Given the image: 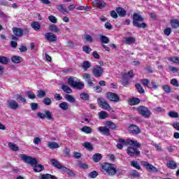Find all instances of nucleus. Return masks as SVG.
I'll use <instances>...</instances> for the list:
<instances>
[{
	"mask_svg": "<svg viewBox=\"0 0 179 179\" xmlns=\"http://www.w3.org/2000/svg\"><path fill=\"white\" fill-rule=\"evenodd\" d=\"M19 157L21 158L24 163H27V164H29V166L34 167V171H35V173H41V171H44V166L38 164V161H37L36 158H33L24 154L20 155Z\"/></svg>",
	"mask_w": 179,
	"mask_h": 179,
	"instance_id": "f257e3e1",
	"label": "nucleus"
},
{
	"mask_svg": "<svg viewBox=\"0 0 179 179\" xmlns=\"http://www.w3.org/2000/svg\"><path fill=\"white\" fill-rule=\"evenodd\" d=\"M68 83L71 87H73V89L82 90L85 87V84L80 82V80H78L73 76H71L68 79Z\"/></svg>",
	"mask_w": 179,
	"mask_h": 179,
	"instance_id": "f03ea898",
	"label": "nucleus"
},
{
	"mask_svg": "<svg viewBox=\"0 0 179 179\" xmlns=\"http://www.w3.org/2000/svg\"><path fill=\"white\" fill-rule=\"evenodd\" d=\"M102 171L103 173H107L108 176H115V173H117L114 164L108 163H105L102 165Z\"/></svg>",
	"mask_w": 179,
	"mask_h": 179,
	"instance_id": "7ed1b4c3",
	"label": "nucleus"
},
{
	"mask_svg": "<svg viewBox=\"0 0 179 179\" xmlns=\"http://www.w3.org/2000/svg\"><path fill=\"white\" fill-rule=\"evenodd\" d=\"M148 25L143 22V17L141 15V12L135 13V27L139 29H145Z\"/></svg>",
	"mask_w": 179,
	"mask_h": 179,
	"instance_id": "20e7f679",
	"label": "nucleus"
},
{
	"mask_svg": "<svg viewBox=\"0 0 179 179\" xmlns=\"http://www.w3.org/2000/svg\"><path fill=\"white\" fill-rule=\"evenodd\" d=\"M136 110L144 118H150V115H152V112H150V110H149V108L146 106H140L136 108Z\"/></svg>",
	"mask_w": 179,
	"mask_h": 179,
	"instance_id": "39448f33",
	"label": "nucleus"
},
{
	"mask_svg": "<svg viewBox=\"0 0 179 179\" xmlns=\"http://www.w3.org/2000/svg\"><path fill=\"white\" fill-rule=\"evenodd\" d=\"M134 71H129L128 73H124L122 74V79L120 81L122 86H128L129 85V79H132L134 78Z\"/></svg>",
	"mask_w": 179,
	"mask_h": 179,
	"instance_id": "423d86ee",
	"label": "nucleus"
},
{
	"mask_svg": "<svg viewBox=\"0 0 179 179\" xmlns=\"http://www.w3.org/2000/svg\"><path fill=\"white\" fill-rule=\"evenodd\" d=\"M37 117L41 118V120H44V118H46V120H49L50 121L54 120V117H52V113L50 110H47L44 111V113H38Z\"/></svg>",
	"mask_w": 179,
	"mask_h": 179,
	"instance_id": "0eeeda50",
	"label": "nucleus"
},
{
	"mask_svg": "<svg viewBox=\"0 0 179 179\" xmlns=\"http://www.w3.org/2000/svg\"><path fill=\"white\" fill-rule=\"evenodd\" d=\"M104 73V69L99 65L95 66L92 69V73L95 78H101Z\"/></svg>",
	"mask_w": 179,
	"mask_h": 179,
	"instance_id": "6e6552de",
	"label": "nucleus"
},
{
	"mask_svg": "<svg viewBox=\"0 0 179 179\" xmlns=\"http://www.w3.org/2000/svg\"><path fill=\"white\" fill-rule=\"evenodd\" d=\"M6 106L8 108H9L10 110H17V108H19L20 107L19 103L13 99L8 100L6 102Z\"/></svg>",
	"mask_w": 179,
	"mask_h": 179,
	"instance_id": "1a4fd4ad",
	"label": "nucleus"
},
{
	"mask_svg": "<svg viewBox=\"0 0 179 179\" xmlns=\"http://www.w3.org/2000/svg\"><path fill=\"white\" fill-rule=\"evenodd\" d=\"M141 164H142V166H144V167H145V169L148 171H152V173H157L159 171V170L157 169V168H156L155 166L148 163L145 161H142L141 162Z\"/></svg>",
	"mask_w": 179,
	"mask_h": 179,
	"instance_id": "9d476101",
	"label": "nucleus"
},
{
	"mask_svg": "<svg viewBox=\"0 0 179 179\" xmlns=\"http://www.w3.org/2000/svg\"><path fill=\"white\" fill-rule=\"evenodd\" d=\"M45 40L47 41H49V43H55L58 40V38H57V36L51 32H47L44 35Z\"/></svg>",
	"mask_w": 179,
	"mask_h": 179,
	"instance_id": "9b49d317",
	"label": "nucleus"
},
{
	"mask_svg": "<svg viewBox=\"0 0 179 179\" xmlns=\"http://www.w3.org/2000/svg\"><path fill=\"white\" fill-rule=\"evenodd\" d=\"M98 103L103 110H110L111 108L110 104H108L107 101H106V99L103 98L98 99Z\"/></svg>",
	"mask_w": 179,
	"mask_h": 179,
	"instance_id": "f8f14e48",
	"label": "nucleus"
},
{
	"mask_svg": "<svg viewBox=\"0 0 179 179\" xmlns=\"http://www.w3.org/2000/svg\"><path fill=\"white\" fill-rule=\"evenodd\" d=\"M107 97L110 101H115V103H118V101H120V96L115 93L108 92Z\"/></svg>",
	"mask_w": 179,
	"mask_h": 179,
	"instance_id": "ddd939ff",
	"label": "nucleus"
},
{
	"mask_svg": "<svg viewBox=\"0 0 179 179\" xmlns=\"http://www.w3.org/2000/svg\"><path fill=\"white\" fill-rule=\"evenodd\" d=\"M98 131H99L101 135H105L106 136H110V135H111L110 129H108L107 127H98Z\"/></svg>",
	"mask_w": 179,
	"mask_h": 179,
	"instance_id": "4468645a",
	"label": "nucleus"
},
{
	"mask_svg": "<svg viewBox=\"0 0 179 179\" xmlns=\"http://www.w3.org/2000/svg\"><path fill=\"white\" fill-rule=\"evenodd\" d=\"M120 143H122L123 145H130L131 146L135 145V141L131 140L129 138L125 140L124 138L119 139Z\"/></svg>",
	"mask_w": 179,
	"mask_h": 179,
	"instance_id": "2eb2a0df",
	"label": "nucleus"
},
{
	"mask_svg": "<svg viewBox=\"0 0 179 179\" xmlns=\"http://www.w3.org/2000/svg\"><path fill=\"white\" fill-rule=\"evenodd\" d=\"M50 163L52 166L56 167V169H58L59 170H62V167H64V166L61 165L59 162L55 159H50Z\"/></svg>",
	"mask_w": 179,
	"mask_h": 179,
	"instance_id": "dca6fc26",
	"label": "nucleus"
},
{
	"mask_svg": "<svg viewBox=\"0 0 179 179\" xmlns=\"http://www.w3.org/2000/svg\"><path fill=\"white\" fill-rule=\"evenodd\" d=\"M13 33L17 37H22V36H23V30H22L20 28L13 27Z\"/></svg>",
	"mask_w": 179,
	"mask_h": 179,
	"instance_id": "f3484780",
	"label": "nucleus"
},
{
	"mask_svg": "<svg viewBox=\"0 0 179 179\" xmlns=\"http://www.w3.org/2000/svg\"><path fill=\"white\" fill-rule=\"evenodd\" d=\"M56 8L59 12H62V13H68L66 10V6L65 4H57Z\"/></svg>",
	"mask_w": 179,
	"mask_h": 179,
	"instance_id": "a211bd4d",
	"label": "nucleus"
},
{
	"mask_svg": "<svg viewBox=\"0 0 179 179\" xmlns=\"http://www.w3.org/2000/svg\"><path fill=\"white\" fill-rule=\"evenodd\" d=\"M62 171H63L64 173H67L68 176H69V177H76V174L72 171V170L65 167V166H63L62 168Z\"/></svg>",
	"mask_w": 179,
	"mask_h": 179,
	"instance_id": "6ab92c4d",
	"label": "nucleus"
},
{
	"mask_svg": "<svg viewBox=\"0 0 179 179\" xmlns=\"http://www.w3.org/2000/svg\"><path fill=\"white\" fill-rule=\"evenodd\" d=\"M116 12H117V15L119 16H120V17H124V16H125V15H127V11L125 10V9H124L121 7L117 8Z\"/></svg>",
	"mask_w": 179,
	"mask_h": 179,
	"instance_id": "aec40b11",
	"label": "nucleus"
},
{
	"mask_svg": "<svg viewBox=\"0 0 179 179\" xmlns=\"http://www.w3.org/2000/svg\"><path fill=\"white\" fill-rule=\"evenodd\" d=\"M166 166L169 169H171V170H176V169H177V162L174 161H169L166 163Z\"/></svg>",
	"mask_w": 179,
	"mask_h": 179,
	"instance_id": "412c9836",
	"label": "nucleus"
},
{
	"mask_svg": "<svg viewBox=\"0 0 179 179\" xmlns=\"http://www.w3.org/2000/svg\"><path fill=\"white\" fill-rule=\"evenodd\" d=\"M101 159H103V156L100 153H96L92 156V160L95 163H99Z\"/></svg>",
	"mask_w": 179,
	"mask_h": 179,
	"instance_id": "4be33fe9",
	"label": "nucleus"
},
{
	"mask_svg": "<svg viewBox=\"0 0 179 179\" xmlns=\"http://www.w3.org/2000/svg\"><path fill=\"white\" fill-rule=\"evenodd\" d=\"M31 27H32V29H34V30H35L36 31H38V30L40 29H41V24H40V22H33L31 24Z\"/></svg>",
	"mask_w": 179,
	"mask_h": 179,
	"instance_id": "5701e85b",
	"label": "nucleus"
},
{
	"mask_svg": "<svg viewBox=\"0 0 179 179\" xmlns=\"http://www.w3.org/2000/svg\"><path fill=\"white\" fill-rule=\"evenodd\" d=\"M137 148H138V149H141V148H142V145L138 142L135 141V156H141V151H139Z\"/></svg>",
	"mask_w": 179,
	"mask_h": 179,
	"instance_id": "b1692460",
	"label": "nucleus"
},
{
	"mask_svg": "<svg viewBox=\"0 0 179 179\" xmlns=\"http://www.w3.org/2000/svg\"><path fill=\"white\" fill-rule=\"evenodd\" d=\"M127 153L129 156L134 157L135 156V147H129L127 149Z\"/></svg>",
	"mask_w": 179,
	"mask_h": 179,
	"instance_id": "393cba45",
	"label": "nucleus"
},
{
	"mask_svg": "<svg viewBox=\"0 0 179 179\" xmlns=\"http://www.w3.org/2000/svg\"><path fill=\"white\" fill-rule=\"evenodd\" d=\"M41 179H58L57 176H52L51 174H41Z\"/></svg>",
	"mask_w": 179,
	"mask_h": 179,
	"instance_id": "a878e982",
	"label": "nucleus"
},
{
	"mask_svg": "<svg viewBox=\"0 0 179 179\" xmlns=\"http://www.w3.org/2000/svg\"><path fill=\"white\" fill-rule=\"evenodd\" d=\"M62 90H63V92H65V93H67L68 94H71V93H72V89H71V87H69V86L68 85H62Z\"/></svg>",
	"mask_w": 179,
	"mask_h": 179,
	"instance_id": "bb28decb",
	"label": "nucleus"
},
{
	"mask_svg": "<svg viewBox=\"0 0 179 179\" xmlns=\"http://www.w3.org/2000/svg\"><path fill=\"white\" fill-rule=\"evenodd\" d=\"M92 67V64L90 63L89 61H84L82 65V68L83 69H84V71H87V69H89V68Z\"/></svg>",
	"mask_w": 179,
	"mask_h": 179,
	"instance_id": "cd10ccee",
	"label": "nucleus"
},
{
	"mask_svg": "<svg viewBox=\"0 0 179 179\" xmlns=\"http://www.w3.org/2000/svg\"><path fill=\"white\" fill-rule=\"evenodd\" d=\"M80 131L84 132V134H92L93 129L90 127L85 126L81 128Z\"/></svg>",
	"mask_w": 179,
	"mask_h": 179,
	"instance_id": "c85d7f7f",
	"label": "nucleus"
},
{
	"mask_svg": "<svg viewBox=\"0 0 179 179\" xmlns=\"http://www.w3.org/2000/svg\"><path fill=\"white\" fill-rule=\"evenodd\" d=\"M83 146L87 149V150L92 151L93 150V145L89 142H85L83 143Z\"/></svg>",
	"mask_w": 179,
	"mask_h": 179,
	"instance_id": "c756f323",
	"label": "nucleus"
},
{
	"mask_svg": "<svg viewBox=\"0 0 179 179\" xmlns=\"http://www.w3.org/2000/svg\"><path fill=\"white\" fill-rule=\"evenodd\" d=\"M136 89L138 90V93L140 94H145V89H143V87L139 83L136 84Z\"/></svg>",
	"mask_w": 179,
	"mask_h": 179,
	"instance_id": "7c9ffc66",
	"label": "nucleus"
},
{
	"mask_svg": "<svg viewBox=\"0 0 179 179\" xmlns=\"http://www.w3.org/2000/svg\"><path fill=\"white\" fill-rule=\"evenodd\" d=\"M0 64L8 65L9 64V59L6 57L0 56Z\"/></svg>",
	"mask_w": 179,
	"mask_h": 179,
	"instance_id": "2f4dec72",
	"label": "nucleus"
},
{
	"mask_svg": "<svg viewBox=\"0 0 179 179\" xmlns=\"http://www.w3.org/2000/svg\"><path fill=\"white\" fill-rule=\"evenodd\" d=\"M100 41L102 44H108L110 38L104 35H101Z\"/></svg>",
	"mask_w": 179,
	"mask_h": 179,
	"instance_id": "473e14b6",
	"label": "nucleus"
},
{
	"mask_svg": "<svg viewBox=\"0 0 179 179\" xmlns=\"http://www.w3.org/2000/svg\"><path fill=\"white\" fill-rule=\"evenodd\" d=\"M11 61L12 62H14V64H20L22 62V57L20 56H13Z\"/></svg>",
	"mask_w": 179,
	"mask_h": 179,
	"instance_id": "72a5a7b5",
	"label": "nucleus"
},
{
	"mask_svg": "<svg viewBox=\"0 0 179 179\" xmlns=\"http://www.w3.org/2000/svg\"><path fill=\"white\" fill-rule=\"evenodd\" d=\"M59 107L62 108V110L66 111V110L69 108V105H68V103L66 102H62L59 103Z\"/></svg>",
	"mask_w": 179,
	"mask_h": 179,
	"instance_id": "f704fd0d",
	"label": "nucleus"
},
{
	"mask_svg": "<svg viewBox=\"0 0 179 179\" xmlns=\"http://www.w3.org/2000/svg\"><path fill=\"white\" fill-rule=\"evenodd\" d=\"M37 97H39V99H43V97H45L46 94L45 92L43 90H39L36 92Z\"/></svg>",
	"mask_w": 179,
	"mask_h": 179,
	"instance_id": "c9c22d12",
	"label": "nucleus"
},
{
	"mask_svg": "<svg viewBox=\"0 0 179 179\" xmlns=\"http://www.w3.org/2000/svg\"><path fill=\"white\" fill-rule=\"evenodd\" d=\"M8 146L10 149H11V150H13L14 152H17V150H19V147L13 143H9Z\"/></svg>",
	"mask_w": 179,
	"mask_h": 179,
	"instance_id": "e433bc0d",
	"label": "nucleus"
},
{
	"mask_svg": "<svg viewBox=\"0 0 179 179\" xmlns=\"http://www.w3.org/2000/svg\"><path fill=\"white\" fill-rule=\"evenodd\" d=\"M171 25L173 29L179 27V21L178 20H172L171 21Z\"/></svg>",
	"mask_w": 179,
	"mask_h": 179,
	"instance_id": "4c0bfd02",
	"label": "nucleus"
},
{
	"mask_svg": "<svg viewBox=\"0 0 179 179\" xmlns=\"http://www.w3.org/2000/svg\"><path fill=\"white\" fill-rule=\"evenodd\" d=\"M99 115L101 120H105V118H108V114L106 111L99 112Z\"/></svg>",
	"mask_w": 179,
	"mask_h": 179,
	"instance_id": "58836bf2",
	"label": "nucleus"
},
{
	"mask_svg": "<svg viewBox=\"0 0 179 179\" xmlns=\"http://www.w3.org/2000/svg\"><path fill=\"white\" fill-rule=\"evenodd\" d=\"M65 99L69 103H75V97H73L72 95L66 94L65 96Z\"/></svg>",
	"mask_w": 179,
	"mask_h": 179,
	"instance_id": "ea45409f",
	"label": "nucleus"
},
{
	"mask_svg": "<svg viewBox=\"0 0 179 179\" xmlns=\"http://www.w3.org/2000/svg\"><path fill=\"white\" fill-rule=\"evenodd\" d=\"M106 125L110 128V129H117V124H115L113 122L108 121L106 122Z\"/></svg>",
	"mask_w": 179,
	"mask_h": 179,
	"instance_id": "a19ab883",
	"label": "nucleus"
},
{
	"mask_svg": "<svg viewBox=\"0 0 179 179\" xmlns=\"http://www.w3.org/2000/svg\"><path fill=\"white\" fill-rule=\"evenodd\" d=\"M48 148H50V149H58V148H59V145H58L57 143L52 142L49 143Z\"/></svg>",
	"mask_w": 179,
	"mask_h": 179,
	"instance_id": "79ce46f5",
	"label": "nucleus"
},
{
	"mask_svg": "<svg viewBox=\"0 0 179 179\" xmlns=\"http://www.w3.org/2000/svg\"><path fill=\"white\" fill-rule=\"evenodd\" d=\"M49 30H50L51 31H53L54 33H59V29H58V27L55 25H50L49 26Z\"/></svg>",
	"mask_w": 179,
	"mask_h": 179,
	"instance_id": "37998d69",
	"label": "nucleus"
},
{
	"mask_svg": "<svg viewBox=\"0 0 179 179\" xmlns=\"http://www.w3.org/2000/svg\"><path fill=\"white\" fill-rule=\"evenodd\" d=\"M141 83L143 85V86H145L146 87H148V89H150V86H149V85H150V80L144 78L141 80Z\"/></svg>",
	"mask_w": 179,
	"mask_h": 179,
	"instance_id": "c03bdc74",
	"label": "nucleus"
},
{
	"mask_svg": "<svg viewBox=\"0 0 179 179\" xmlns=\"http://www.w3.org/2000/svg\"><path fill=\"white\" fill-rule=\"evenodd\" d=\"M124 41H125L126 44H133V43H135V38L127 37V38H125Z\"/></svg>",
	"mask_w": 179,
	"mask_h": 179,
	"instance_id": "a18cd8bd",
	"label": "nucleus"
},
{
	"mask_svg": "<svg viewBox=\"0 0 179 179\" xmlns=\"http://www.w3.org/2000/svg\"><path fill=\"white\" fill-rule=\"evenodd\" d=\"M80 99H82V100H85V101H87V100L90 99V96L88 95L87 93H81L80 94Z\"/></svg>",
	"mask_w": 179,
	"mask_h": 179,
	"instance_id": "49530a36",
	"label": "nucleus"
},
{
	"mask_svg": "<svg viewBox=\"0 0 179 179\" xmlns=\"http://www.w3.org/2000/svg\"><path fill=\"white\" fill-rule=\"evenodd\" d=\"M168 115L169 117H171V118H178L179 115H178V113L177 112H174V111H170L168 113Z\"/></svg>",
	"mask_w": 179,
	"mask_h": 179,
	"instance_id": "de8ad7c7",
	"label": "nucleus"
},
{
	"mask_svg": "<svg viewBox=\"0 0 179 179\" xmlns=\"http://www.w3.org/2000/svg\"><path fill=\"white\" fill-rule=\"evenodd\" d=\"M162 89L165 93H171V87H170V85H163Z\"/></svg>",
	"mask_w": 179,
	"mask_h": 179,
	"instance_id": "09e8293b",
	"label": "nucleus"
},
{
	"mask_svg": "<svg viewBox=\"0 0 179 179\" xmlns=\"http://www.w3.org/2000/svg\"><path fill=\"white\" fill-rule=\"evenodd\" d=\"M99 176V173L96 171H93L92 172H90L88 175V177L90 178H96Z\"/></svg>",
	"mask_w": 179,
	"mask_h": 179,
	"instance_id": "8fccbe9b",
	"label": "nucleus"
},
{
	"mask_svg": "<svg viewBox=\"0 0 179 179\" xmlns=\"http://www.w3.org/2000/svg\"><path fill=\"white\" fill-rule=\"evenodd\" d=\"M153 111H155V113H164L165 110L164 108L160 107V106H157L153 108Z\"/></svg>",
	"mask_w": 179,
	"mask_h": 179,
	"instance_id": "3c124183",
	"label": "nucleus"
},
{
	"mask_svg": "<svg viewBox=\"0 0 179 179\" xmlns=\"http://www.w3.org/2000/svg\"><path fill=\"white\" fill-rule=\"evenodd\" d=\"M96 6L97 8H99V9H103V8H106V2L96 1Z\"/></svg>",
	"mask_w": 179,
	"mask_h": 179,
	"instance_id": "603ef678",
	"label": "nucleus"
},
{
	"mask_svg": "<svg viewBox=\"0 0 179 179\" xmlns=\"http://www.w3.org/2000/svg\"><path fill=\"white\" fill-rule=\"evenodd\" d=\"M83 50L84 51V52H85L86 54H90V52H92V48H90V47L87 46V45H85L83 47Z\"/></svg>",
	"mask_w": 179,
	"mask_h": 179,
	"instance_id": "864d4df0",
	"label": "nucleus"
},
{
	"mask_svg": "<svg viewBox=\"0 0 179 179\" xmlns=\"http://www.w3.org/2000/svg\"><path fill=\"white\" fill-rule=\"evenodd\" d=\"M84 40H86L88 43H93V38L89 34L84 35Z\"/></svg>",
	"mask_w": 179,
	"mask_h": 179,
	"instance_id": "5fc2aeb1",
	"label": "nucleus"
},
{
	"mask_svg": "<svg viewBox=\"0 0 179 179\" xmlns=\"http://www.w3.org/2000/svg\"><path fill=\"white\" fill-rule=\"evenodd\" d=\"M78 167H80V169H83L84 170H87V169H89V166H87V164H83L82 162H78Z\"/></svg>",
	"mask_w": 179,
	"mask_h": 179,
	"instance_id": "6e6d98bb",
	"label": "nucleus"
},
{
	"mask_svg": "<svg viewBox=\"0 0 179 179\" xmlns=\"http://www.w3.org/2000/svg\"><path fill=\"white\" fill-rule=\"evenodd\" d=\"M48 19H49L50 22H51V23L56 24L58 22V20L54 15H50L48 17Z\"/></svg>",
	"mask_w": 179,
	"mask_h": 179,
	"instance_id": "4d7b16f0",
	"label": "nucleus"
},
{
	"mask_svg": "<svg viewBox=\"0 0 179 179\" xmlns=\"http://www.w3.org/2000/svg\"><path fill=\"white\" fill-rule=\"evenodd\" d=\"M27 94L28 97L29 99H31V100H34V99H36V94H34V93H33L30 91L27 92Z\"/></svg>",
	"mask_w": 179,
	"mask_h": 179,
	"instance_id": "13d9d810",
	"label": "nucleus"
},
{
	"mask_svg": "<svg viewBox=\"0 0 179 179\" xmlns=\"http://www.w3.org/2000/svg\"><path fill=\"white\" fill-rule=\"evenodd\" d=\"M51 99L50 98H45L43 99V103L45 105V106H51Z\"/></svg>",
	"mask_w": 179,
	"mask_h": 179,
	"instance_id": "bf43d9fd",
	"label": "nucleus"
},
{
	"mask_svg": "<svg viewBox=\"0 0 179 179\" xmlns=\"http://www.w3.org/2000/svg\"><path fill=\"white\" fill-rule=\"evenodd\" d=\"M171 85H173V86H175V87H178L179 86L178 81L176 78H173L171 80Z\"/></svg>",
	"mask_w": 179,
	"mask_h": 179,
	"instance_id": "052dcab7",
	"label": "nucleus"
},
{
	"mask_svg": "<svg viewBox=\"0 0 179 179\" xmlns=\"http://www.w3.org/2000/svg\"><path fill=\"white\" fill-rule=\"evenodd\" d=\"M170 61H171V62H173L174 64H179V57H171Z\"/></svg>",
	"mask_w": 179,
	"mask_h": 179,
	"instance_id": "680f3d73",
	"label": "nucleus"
},
{
	"mask_svg": "<svg viewBox=\"0 0 179 179\" xmlns=\"http://www.w3.org/2000/svg\"><path fill=\"white\" fill-rule=\"evenodd\" d=\"M31 110H33V111L37 110V108H38V103H31Z\"/></svg>",
	"mask_w": 179,
	"mask_h": 179,
	"instance_id": "e2e57ef3",
	"label": "nucleus"
},
{
	"mask_svg": "<svg viewBox=\"0 0 179 179\" xmlns=\"http://www.w3.org/2000/svg\"><path fill=\"white\" fill-rule=\"evenodd\" d=\"M165 36H169L171 34V28H166L164 31Z\"/></svg>",
	"mask_w": 179,
	"mask_h": 179,
	"instance_id": "0e129e2a",
	"label": "nucleus"
},
{
	"mask_svg": "<svg viewBox=\"0 0 179 179\" xmlns=\"http://www.w3.org/2000/svg\"><path fill=\"white\" fill-rule=\"evenodd\" d=\"M83 79H85L86 82L90 80V76L89 75V73H85L83 75Z\"/></svg>",
	"mask_w": 179,
	"mask_h": 179,
	"instance_id": "69168bd1",
	"label": "nucleus"
},
{
	"mask_svg": "<svg viewBox=\"0 0 179 179\" xmlns=\"http://www.w3.org/2000/svg\"><path fill=\"white\" fill-rule=\"evenodd\" d=\"M73 157H74V159H80V157H82V154H80L78 152H74Z\"/></svg>",
	"mask_w": 179,
	"mask_h": 179,
	"instance_id": "338daca9",
	"label": "nucleus"
},
{
	"mask_svg": "<svg viewBox=\"0 0 179 179\" xmlns=\"http://www.w3.org/2000/svg\"><path fill=\"white\" fill-rule=\"evenodd\" d=\"M41 142V138H40L39 137H35L34 138V143L35 145H38V143H40Z\"/></svg>",
	"mask_w": 179,
	"mask_h": 179,
	"instance_id": "774afa93",
	"label": "nucleus"
}]
</instances>
